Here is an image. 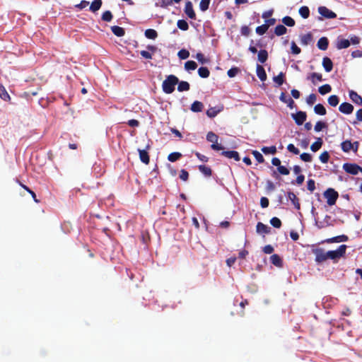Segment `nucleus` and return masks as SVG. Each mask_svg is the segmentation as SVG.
Returning a JSON list of instances; mask_svg holds the SVG:
<instances>
[{
    "instance_id": "nucleus-5",
    "label": "nucleus",
    "mask_w": 362,
    "mask_h": 362,
    "mask_svg": "<svg viewBox=\"0 0 362 362\" xmlns=\"http://www.w3.org/2000/svg\"><path fill=\"white\" fill-rule=\"evenodd\" d=\"M343 170L351 175H356L360 171H362V168L355 163H344L343 165Z\"/></svg>"
},
{
    "instance_id": "nucleus-48",
    "label": "nucleus",
    "mask_w": 362,
    "mask_h": 362,
    "mask_svg": "<svg viewBox=\"0 0 362 362\" xmlns=\"http://www.w3.org/2000/svg\"><path fill=\"white\" fill-rule=\"evenodd\" d=\"M284 74L281 72L278 76L273 78L274 81L279 86H281L284 83Z\"/></svg>"
},
{
    "instance_id": "nucleus-37",
    "label": "nucleus",
    "mask_w": 362,
    "mask_h": 362,
    "mask_svg": "<svg viewBox=\"0 0 362 362\" xmlns=\"http://www.w3.org/2000/svg\"><path fill=\"white\" fill-rule=\"evenodd\" d=\"M198 74L202 78H207L209 77L210 72L208 68L202 66L198 69Z\"/></svg>"
},
{
    "instance_id": "nucleus-26",
    "label": "nucleus",
    "mask_w": 362,
    "mask_h": 362,
    "mask_svg": "<svg viewBox=\"0 0 362 362\" xmlns=\"http://www.w3.org/2000/svg\"><path fill=\"white\" fill-rule=\"evenodd\" d=\"M268 58V53L267 52V50L265 49H261L259 52H258V61L263 64L264 63L267 59Z\"/></svg>"
},
{
    "instance_id": "nucleus-30",
    "label": "nucleus",
    "mask_w": 362,
    "mask_h": 362,
    "mask_svg": "<svg viewBox=\"0 0 362 362\" xmlns=\"http://www.w3.org/2000/svg\"><path fill=\"white\" fill-rule=\"evenodd\" d=\"M102 6V1L101 0H95L90 6V10L92 12H96L98 11Z\"/></svg>"
},
{
    "instance_id": "nucleus-33",
    "label": "nucleus",
    "mask_w": 362,
    "mask_h": 362,
    "mask_svg": "<svg viewBox=\"0 0 362 362\" xmlns=\"http://www.w3.org/2000/svg\"><path fill=\"white\" fill-rule=\"evenodd\" d=\"M145 36L148 39L154 40L157 37V32L153 29H147L145 31Z\"/></svg>"
},
{
    "instance_id": "nucleus-57",
    "label": "nucleus",
    "mask_w": 362,
    "mask_h": 362,
    "mask_svg": "<svg viewBox=\"0 0 362 362\" xmlns=\"http://www.w3.org/2000/svg\"><path fill=\"white\" fill-rule=\"evenodd\" d=\"M0 97L4 100H7L10 98L8 93L3 86H0Z\"/></svg>"
},
{
    "instance_id": "nucleus-29",
    "label": "nucleus",
    "mask_w": 362,
    "mask_h": 362,
    "mask_svg": "<svg viewBox=\"0 0 362 362\" xmlns=\"http://www.w3.org/2000/svg\"><path fill=\"white\" fill-rule=\"evenodd\" d=\"M312 39V35L310 33L303 35L300 37V43L303 45H308L311 42Z\"/></svg>"
},
{
    "instance_id": "nucleus-47",
    "label": "nucleus",
    "mask_w": 362,
    "mask_h": 362,
    "mask_svg": "<svg viewBox=\"0 0 362 362\" xmlns=\"http://www.w3.org/2000/svg\"><path fill=\"white\" fill-rule=\"evenodd\" d=\"M195 58L198 60L199 62H200L202 64H207L209 62V59L206 58L204 55L200 52L196 54Z\"/></svg>"
},
{
    "instance_id": "nucleus-22",
    "label": "nucleus",
    "mask_w": 362,
    "mask_h": 362,
    "mask_svg": "<svg viewBox=\"0 0 362 362\" xmlns=\"http://www.w3.org/2000/svg\"><path fill=\"white\" fill-rule=\"evenodd\" d=\"M204 105L199 101H194L191 105V110L194 112H200L202 111Z\"/></svg>"
},
{
    "instance_id": "nucleus-27",
    "label": "nucleus",
    "mask_w": 362,
    "mask_h": 362,
    "mask_svg": "<svg viewBox=\"0 0 362 362\" xmlns=\"http://www.w3.org/2000/svg\"><path fill=\"white\" fill-rule=\"evenodd\" d=\"M322 145V140L321 138H317V140L311 145L310 149L313 152L317 151Z\"/></svg>"
},
{
    "instance_id": "nucleus-49",
    "label": "nucleus",
    "mask_w": 362,
    "mask_h": 362,
    "mask_svg": "<svg viewBox=\"0 0 362 362\" xmlns=\"http://www.w3.org/2000/svg\"><path fill=\"white\" fill-rule=\"evenodd\" d=\"M112 19V14L110 11H105L102 15V20L105 22H110Z\"/></svg>"
},
{
    "instance_id": "nucleus-7",
    "label": "nucleus",
    "mask_w": 362,
    "mask_h": 362,
    "mask_svg": "<svg viewBox=\"0 0 362 362\" xmlns=\"http://www.w3.org/2000/svg\"><path fill=\"white\" fill-rule=\"evenodd\" d=\"M292 118L295 120L296 124L301 125L306 120L307 115L305 112L298 111L296 114H292Z\"/></svg>"
},
{
    "instance_id": "nucleus-62",
    "label": "nucleus",
    "mask_w": 362,
    "mask_h": 362,
    "mask_svg": "<svg viewBox=\"0 0 362 362\" xmlns=\"http://www.w3.org/2000/svg\"><path fill=\"white\" fill-rule=\"evenodd\" d=\"M287 149L288 151H290L296 155H298L300 153L299 150L296 147H295V146L292 144H290L288 145Z\"/></svg>"
},
{
    "instance_id": "nucleus-63",
    "label": "nucleus",
    "mask_w": 362,
    "mask_h": 362,
    "mask_svg": "<svg viewBox=\"0 0 362 362\" xmlns=\"http://www.w3.org/2000/svg\"><path fill=\"white\" fill-rule=\"evenodd\" d=\"M291 52L294 54H298L300 53V49L296 45L294 42H291Z\"/></svg>"
},
{
    "instance_id": "nucleus-3",
    "label": "nucleus",
    "mask_w": 362,
    "mask_h": 362,
    "mask_svg": "<svg viewBox=\"0 0 362 362\" xmlns=\"http://www.w3.org/2000/svg\"><path fill=\"white\" fill-rule=\"evenodd\" d=\"M359 144L358 141L351 142L350 140H346L341 144V150L345 153L351 151L356 153L358 149Z\"/></svg>"
},
{
    "instance_id": "nucleus-25",
    "label": "nucleus",
    "mask_w": 362,
    "mask_h": 362,
    "mask_svg": "<svg viewBox=\"0 0 362 362\" xmlns=\"http://www.w3.org/2000/svg\"><path fill=\"white\" fill-rule=\"evenodd\" d=\"M299 14L303 18H308L310 16V9L308 6H303L299 8Z\"/></svg>"
},
{
    "instance_id": "nucleus-36",
    "label": "nucleus",
    "mask_w": 362,
    "mask_h": 362,
    "mask_svg": "<svg viewBox=\"0 0 362 362\" xmlns=\"http://www.w3.org/2000/svg\"><path fill=\"white\" fill-rule=\"evenodd\" d=\"M270 260H271V262L275 266L279 267L281 265V259L278 255H276V254L272 255L270 257Z\"/></svg>"
},
{
    "instance_id": "nucleus-1",
    "label": "nucleus",
    "mask_w": 362,
    "mask_h": 362,
    "mask_svg": "<svg viewBox=\"0 0 362 362\" xmlns=\"http://www.w3.org/2000/svg\"><path fill=\"white\" fill-rule=\"evenodd\" d=\"M179 82L177 77L174 75H169L163 81L162 88L164 93L167 94L172 93L175 90V86Z\"/></svg>"
},
{
    "instance_id": "nucleus-20",
    "label": "nucleus",
    "mask_w": 362,
    "mask_h": 362,
    "mask_svg": "<svg viewBox=\"0 0 362 362\" xmlns=\"http://www.w3.org/2000/svg\"><path fill=\"white\" fill-rule=\"evenodd\" d=\"M288 198L292 202L295 208L299 210L300 206V203L298 202V199L297 198L296 195L293 192H288Z\"/></svg>"
},
{
    "instance_id": "nucleus-23",
    "label": "nucleus",
    "mask_w": 362,
    "mask_h": 362,
    "mask_svg": "<svg viewBox=\"0 0 362 362\" xmlns=\"http://www.w3.org/2000/svg\"><path fill=\"white\" fill-rule=\"evenodd\" d=\"M222 154L228 158H233L237 161L240 160V156L237 151H223L222 153Z\"/></svg>"
},
{
    "instance_id": "nucleus-14",
    "label": "nucleus",
    "mask_w": 362,
    "mask_h": 362,
    "mask_svg": "<svg viewBox=\"0 0 362 362\" xmlns=\"http://www.w3.org/2000/svg\"><path fill=\"white\" fill-rule=\"evenodd\" d=\"M279 99L281 102L287 104L288 107L291 109L293 107L294 101L291 98L287 96L284 93H281Z\"/></svg>"
},
{
    "instance_id": "nucleus-51",
    "label": "nucleus",
    "mask_w": 362,
    "mask_h": 362,
    "mask_svg": "<svg viewBox=\"0 0 362 362\" xmlns=\"http://www.w3.org/2000/svg\"><path fill=\"white\" fill-rule=\"evenodd\" d=\"M268 30V28L267 27L266 25L263 24L262 25H259L258 27H257L256 28V33L257 34H258L259 35H264V33H266V32Z\"/></svg>"
},
{
    "instance_id": "nucleus-61",
    "label": "nucleus",
    "mask_w": 362,
    "mask_h": 362,
    "mask_svg": "<svg viewBox=\"0 0 362 362\" xmlns=\"http://www.w3.org/2000/svg\"><path fill=\"white\" fill-rule=\"evenodd\" d=\"M300 157L305 162H310L312 160V156L308 153H303Z\"/></svg>"
},
{
    "instance_id": "nucleus-38",
    "label": "nucleus",
    "mask_w": 362,
    "mask_h": 362,
    "mask_svg": "<svg viewBox=\"0 0 362 362\" xmlns=\"http://www.w3.org/2000/svg\"><path fill=\"white\" fill-rule=\"evenodd\" d=\"M331 90H332V88H331L330 85H329V84L323 85V86L319 87V88H318V91L321 95H325V94L329 93Z\"/></svg>"
},
{
    "instance_id": "nucleus-34",
    "label": "nucleus",
    "mask_w": 362,
    "mask_h": 362,
    "mask_svg": "<svg viewBox=\"0 0 362 362\" xmlns=\"http://www.w3.org/2000/svg\"><path fill=\"white\" fill-rule=\"evenodd\" d=\"M189 89V84L188 82L187 81H181V82H178V87H177V90L178 91L180 92H182V91H187Z\"/></svg>"
},
{
    "instance_id": "nucleus-60",
    "label": "nucleus",
    "mask_w": 362,
    "mask_h": 362,
    "mask_svg": "<svg viewBox=\"0 0 362 362\" xmlns=\"http://www.w3.org/2000/svg\"><path fill=\"white\" fill-rule=\"evenodd\" d=\"M252 154L253 156H255V158H256V160L259 162V163H263L264 162V157L263 156L257 151H254L252 152Z\"/></svg>"
},
{
    "instance_id": "nucleus-2",
    "label": "nucleus",
    "mask_w": 362,
    "mask_h": 362,
    "mask_svg": "<svg viewBox=\"0 0 362 362\" xmlns=\"http://www.w3.org/2000/svg\"><path fill=\"white\" fill-rule=\"evenodd\" d=\"M346 247V245H341L336 250L327 251V256L328 257V259H329L334 261H337L345 255Z\"/></svg>"
},
{
    "instance_id": "nucleus-53",
    "label": "nucleus",
    "mask_w": 362,
    "mask_h": 362,
    "mask_svg": "<svg viewBox=\"0 0 362 362\" xmlns=\"http://www.w3.org/2000/svg\"><path fill=\"white\" fill-rule=\"evenodd\" d=\"M240 72V69L238 67H233L231 69H230L228 72H227V74L228 76L230 77V78H233L235 77L238 73Z\"/></svg>"
},
{
    "instance_id": "nucleus-24",
    "label": "nucleus",
    "mask_w": 362,
    "mask_h": 362,
    "mask_svg": "<svg viewBox=\"0 0 362 362\" xmlns=\"http://www.w3.org/2000/svg\"><path fill=\"white\" fill-rule=\"evenodd\" d=\"M111 30L117 37H122L125 34V31H124V28H122L119 26H117V25L112 26Z\"/></svg>"
},
{
    "instance_id": "nucleus-42",
    "label": "nucleus",
    "mask_w": 362,
    "mask_h": 362,
    "mask_svg": "<svg viewBox=\"0 0 362 362\" xmlns=\"http://www.w3.org/2000/svg\"><path fill=\"white\" fill-rule=\"evenodd\" d=\"M339 101V98L335 95H330L328 98V103L332 107H336Z\"/></svg>"
},
{
    "instance_id": "nucleus-31",
    "label": "nucleus",
    "mask_w": 362,
    "mask_h": 362,
    "mask_svg": "<svg viewBox=\"0 0 362 362\" xmlns=\"http://www.w3.org/2000/svg\"><path fill=\"white\" fill-rule=\"evenodd\" d=\"M315 114L319 115H325L326 114V109L322 104H317L314 107Z\"/></svg>"
},
{
    "instance_id": "nucleus-35",
    "label": "nucleus",
    "mask_w": 362,
    "mask_h": 362,
    "mask_svg": "<svg viewBox=\"0 0 362 362\" xmlns=\"http://www.w3.org/2000/svg\"><path fill=\"white\" fill-rule=\"evenodd\" d=\"M262 151L265 154H275L276 152V148L274 146H264L262 148Z\"/></svg>"
},
{
    "instance_id": "nucleus-55",
    "label": "nucleus",
    "mask_w": 362,
    "mask_h": 362,
    "mask_svg": "<svg viewBox=\"0 0 362 362\" xmlns=\"http://www.w3.org/2000/svg\"><path fill=\"white\" fill-rule=\"evenodd\" d=\"M177 56L181 59H186L189 56V52L186 49H181L178 52Z\"/></svg>"
},
{
    "instance_id": "nucleus-28",
    "label": "nucleus",
    "mask_w": 362,
    "mask_h": 362,
    "mask_svg": "<svg viewBox=\"0 0 362 362\" xmlns=\"http://www.w3.org/2000/svg\"><path fill=\"white\" fill-rule=\"evenodd\" d=\"M286 32H287V28L283 25H278L275 28V30H274V33L277 36L283 35L286 34Z\"/></svg>"
},
{
    "instance_id": "nucleus-17",
    "label": "nucleus",
    "mask_w": 362,
    "mask_h": 362,
    "mask_svg": "<svg viewBox=\"0 0 362 362\" xmlns=\"http://www.w3.org/2000/svg\"><path fill=\"white\" fill-rule=\"evenodd\" d=\"M322 66L327 72H330L333 68V63L329 57H324L322 59Z\"/></svg>"
},
{
    "instance_id": "nucleus-64",
    "label": "nucleus",
    "mask_w": 362,
    "mask_h": 362,
    "mask_svg": "<svg viewBox=\"0 0 362 362\" xmlns=\"http://www.w3.org/2000/svg\"><path fill=\"white\" fill-rule=\"evenodd\" d=\"M308 189L310 192H313L315 189V183L313 180H309L307 185Z\"/></svg>"
},
{
    "instance_id": "nucleus-12",
    "label": "nucleus",
    "mask_w": 362,
    "mask_h": 362,
    "mask_svg": "<svg viewBox=\"0 0 362 362\" xmlns=\"http://www.w3.org/2000/svg\"><path fill=\"white\" fill-rule=\"evenodd\" d=\"M185 13L191 19L195 18V13L193 9V6L191 1H187L185 6Z\"/></svg>"
},
{
    "instance_id": "nucleus-19",
    "label": "nucleus",
    "mask_w": 362,
    "mask_h": 362,
    "mask_svg": "<svg viewBox=\"0 0 362 362\" xmlns=\"http://www.w3.org/2000/svg\"><path fill=\"white\" fill-rule=\"evenodd\" d=\"M139 158L142 163L148 164L149 163V156L147 150L138 149Z\"/></svg>"
},
{
    "instance_id": "nucleus-52",
    "label": "nucleus",
    "mask_w": 362,
    "mask_h": 362,
    "mask_svg": "<svg viewBox=\"0 0 362 362\" xmlns=\"http://www.w3.org/2000/svg\"><path fill=\"white\" fill-rule=\"evenodd\" d=\"M210 0H201L199 4V8L201 11H205L209 8Z\"/></svg>"
},
{
    "instance_id": "nucleus-41",
    "label": "nucleus",
    "mask_w": 362,
    "mask_h": 362,
    "mask_svg": "<svg viewBox=\"0 0 362 362\" xmlns=\"http://www.w3.org/2000/svg\"><path fill=\"white\" fill-rule=\"evenodd\" d=\"M199 170L206 176H210L211 175V170L208 166L201 165L199 166Z\"/></svg>"
},
{
    "instance_id": "nucleus-46",
    "label": "nucleus",
    "mask_w": 362,
    "mask_h": 362,
    "mask_svg": "<svg viewBox=\"0 0 362 362\" xmlns=\"http://www.w3.org/2000/svg\"><path fill=\"white\" fill-rule=\"evenodd\" d=\"M182 156V154L178 152H174L169 154L168 159L170 162H175Z\"/></svg>"
},
{
    "instance_id": "nucleus-50",
    "label": "nucleus",
    "mask_w": 362,
    "mask_h": 362,
    "mask_svg": "<svg viewBox=\"0 0 362 362\" xmlns=\"http://www.w3.org/2000/svg\"><path fill=\"white\" fill-rule=\"evenodd\" d=\"M270 223L272 224V226H273L274 228H279L281 226V221L277 217H273L270 220Z\"/></svg>"
},
{
    "instance_id": "nucleus-9",
    "label": "nucleus",
    "mask_w": 362,
    "mask_h": 362,
    "mask_svg": "<svg viewBox=\"0 0 362 362\" xmlns=\"http://www.w3.org/2000/svg\"><path fill=\"white\" fill-rule=\"evenodd\" d=\"M351 45V42L348 39H344L338 37L336 40V47L337 49H342L349 47Z\"/></svg>"
},
{
    "instance_id": "nucleus-10",
    "label": "nucleus",
    "mask_w": 362,
    "mask_h": 362,
    "mask_svg": "<svg viewBox=\"0 0 362 362\" xmlns=\"http://www.w3.org/2000/svg\"><path fill=\"white\" fill-rule=\"evenodd\" d=\"M147 49L148 51H146V50L141 51L140 54L141 55L142 57H144L145 59H152V54L150 52H151L152 53H154L156 51L157 48H156V47H155L153 45H148V46H147Z\"/></svg>"
},
{
    "instance_id": "nucleus-56",
    "label": "nucleus",
    "mask_w": 362,
    "mask_h": 362,
    "mask_svg": "<svg viewBox=\"0 0 362 362\" xmlns=\"http://www.w3.org/2000/svg\"><path fill=\"white\" fill-rule=\"evenodd\" d=\"M319 158L322 163H327L329 161V155L327 151H324L320 154Z\"/></svg>"
},
{
    "instance_id": "nucleus-11",
    "label": "nucleus",
    "mask_w": 362,
    "mask_h": 362,
    "mask_svg": "<svg viewBox=\"0 0 362 362\" xmlns=\"http://www.w3.org/2000/svg\"><path fill=\"white\" fill-rule=\"evenodd\" d=\"M339 110L346 115L352 113L354 110V106L349 103H343L339 107Z\"/></svg>"
},
{
    "instance_id": "nucleus-43",
    "label": "nucleus",
    "mask_w": 362,
    "mask_h": 362,
    "mask_svg": "<svg viewBox=\"0 0 362 362\" xmlns=\"http://www.w3.org/2000/svg\"><path fill=\"white\" fill-rule=\"evenodd\" d=\"M173 3V0H161L156 4V6H160L163 8H166L169 6H171Z\"/></svg>"
},
{
    "instance_id": "nucleus-45",
    "label": "nucleus",
    "mask_w": 362,
    "mask_h": 362,
    "mask_svg": "<svg viewBox=\"0 0 362 362\" xmlns=\"http://www.w3.org/2000/svg\"><path fill=\"white\" fill-rule=\"evenodd\" d=\"M177 25L178 28H180L182 30H187L189 28L188 23L185 20H179L177 23Z\"/></svg>"
},
{
    "instance_id": "nucleus-18",
    "label": "nucleus",
    "mask_w": 362,
    "mask_h": 362,
    "mask_svg": "<svg viewBox=\"0 0 362 362\" xmlns=\"http://www.w3.org/2000/svg\"><path fill=\"white\" fill-rule=\"evenodd\" d=\"M328 39L325 37L320 38L317 43V47L321 50H326L328 47Z\"/></svg>"
},
{
    "instance_id": "nucleus-6",
    "label": "nucleus",
    "mask_w": 362,
    "mask_h": 362,
    "mask_svg": "<svg viewBox=\"0 0 362 362\" xmlns=\"http://www.w3.org/2000/svg\"><path fill=\"white\" fill-rule=\"evenodd\" d=\"M318 13L323 17L328 19L335 18L337 17L336 13L327 8L326 6H320L318 8Z\"/></svg>"
},
{
    "instance_id": "nucleus-16",
    "label": "nucleus",
    "mask_w": 362,
    "mask_h": 362,
    "mask_svg": "<svg viewBox=\"0 0 362 362\" xmlns=\"http://www.w3.org/2000/svg\"><path fill=\"white\" fill-rule=\"evenodd\" d=\"M256 230L259 234H267L269 233V228L264 223L259 222L256 226Z\"/></svg>"
},
{
    "instance_id": "nucleus-4",
    "label": "nucleus",
    "mask_w": 362,
    "mask_h": 362,
    "mask_svg": "<svg viewBox=\"0 0 362 362\" xmlns=\"http://www.w3.org/2000/svg\"><path fill=\"white\" fill-rule=\"evenodd\" d=\"M338 196L337 192L332 188H329L324 192V197L327 199V203L329 206H332L336 203Z\"/></svg>"
},
{
    "instance_id": "nucleus-39",
    "label": "nucleus",
    "mask_w": 362,
    "mask_h": 362,
    "mask_svg": "<svg viewBox=\"0 0 362 362\" xmlns=\"http://www.w3.org/2000/svg\"><path fill=\"white\" fill-rule=\"evenodd\" d=\"M197 67V64L194 61H187L185 64V68L187 71H192L196 69Z\"/></svg>"
},
{
    "instance_id": "nucleus-54",
    "label": "nucleus",
    "mask_w": 362,
    "mask_h": 362,
    "mask_svg": "<svg viewBox=\"0 0 362 362\" xmlns=\"http://www.w3.org/2000/svg\"><path fill=\"white\" fill-rule=\"evenodd\" d=\"M220 112L219 109H216V107H211L206 112V115L209 117H214L217 115V114Z\"/></svg>"
},
{
    "instance_id": "nucleus-40",
    "label": "nucleus",
    "mask_w": 362,
    "mask_h": 362,
    "mask_svg": "<svg viewBox=\"0 0 362 362\" xmlns=\"http://www.w3.org/2000/svg\"><path fill=\"white\" fill-rule=\"evenodd\" d=\"M218 136L212 132H208L206 135L207 141L211 142L212 144L216 143V141H218Z\"/></svg>"
},
{
    "instance_id": "nucleus-44",
    "label": "nucleus",
    "mask_w": 362,
    "mask_h": 362,
    "mask_svg": "<svg viewBox=\"0 0 362 362\" xmlns=\"http://www.w3.org/2000/svg\"><path fill=\"white\" fill-rule=\"evenodd\" d=\"M282 22L287 26L292 27L295 25L294 20L290 16H285L282 19Z\"/></svg>"
},
{
    "instance_id": "nucleus-58",
    "label": "nucleus",
    "mask_w": 362,
    "mask_h": 362,
    "mask_svg": "<svg viewBox=\"0 0 362 362\" xmlns=\"http://www.w3.org/2000/svg\"><path fill=\"white\" fill-rule=\"evenodd\" d=\"M326 127H327L326 123L319 121L315 125L314 129L315 132H318L322 131L323 129H325Z\"/></svg>"
},
{
    "instance_id": "nucleus-8",
    "label": "nucleus",
    "mask_w": 362,
    "mask_h": 362,
    "mask_svg": "<svg viewBox=\"0 0 362 362\" xmlns=\"http://www.w3.org/2000/svg\"><path fill=\"white\" fill-rule=\"evenodd\" d=\"M314 253L315 255V261L317 262L321 263L328 259L327 252H325L322 249H317L314 251Z\"/></svg>"
},
{
    "instance_id": "nucleus-15",
    "label": "nucleus",
    "mask_w": 362,
    "mask_h": 362,
    "mask_svg": "<svg viewBox=\"0 0 362 362\" xmlns=\"http://www.w3.org/2000/svg\"><path fill=\"white\" fill-rule=\"evenodd\" d=\"M256 73L258 78L262 81H265L267 79V74L262 66L257 64L256 68Z\"/></svg>"
},
{
    "instance_id": "nucleus-13",
    "label": "nucleus",
    "mask_w": 362,
    "mask_h": 362,
    "mask_svg": "<svg viewBox=\"0 0 362 362\" xmlns=\"http://www.w3.org/2000/svg\"><path fill=\"white\" fill-rule=\"evenodd\" d=\"M350 99L356 104L362 105V98L354 90H350L349 93Z\"/></svg>"
},
{
    "instance_id": "nucleus-32",
    "label": "nucleus",
    "mask_w": 362,
    "mask_h": 362,
    "mask_svg": "<svg viewBox=\"0 0 362 362\" xmlns=\"http://www.w3.org/2000/svg\"><path fill=\"white\" fill-rule=\"evenodd\" d=\"M308 80H311L313 83H315V81L317 80L318 81H322V76L320 74L318 73H312L310 76L307 78Z\"/></svg>"
},
{
    "instance_id": "nucleus-21",
    "label": "nucleus",
    "mask_w": 362,
    "mask_h": 362,
    "mask_svg": "<svg viewBox=\"0 0 362 362\" xmlns=\"http://www.w3.org/2000/svg\"><path fill=\"white\" fill-rule=\"evenodd\" d=\"M347 240H348V237L346 235H341L336 236V237H334L332 238H329L326 240V242L328 243H339V242L347 241Z\"/></svg>"
},
{
    "instance_id": "nucleus-59",
    "label": "nucleus",
    "mask_w": 362,
    "mask_h": 362,
    "mask_svg": "<svg viewBox=\"0 0 362 362\" xmlns=\"http://www.w3.org/2000/svg\"><path fill=\"white\" fill-rule=\"evenodd\" d=\"M316 99H317V97H316L315 94L311 93L307 98L306 103L309 105H313L315 103Z\"/></svg>"
}]
</instances>
